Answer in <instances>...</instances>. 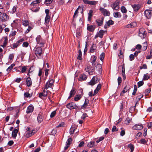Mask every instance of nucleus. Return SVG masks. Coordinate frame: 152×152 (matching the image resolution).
I'll use <instances>...</instances> for the list:
<instances>
[{"label": "nucleus", "instance_id": "f257e3e1", "mask_svg": "<svg viewBox=\"0 0 152 152\" xmlns=\"http://www.w3.org/2000/svg\"><path fill=\"white\" fill-rule=\"evenodd\" d=\"M26 130V131L25 133V136L27 138L29 137L32 135H34L35 133V132H33V131L31 130L30 128H27Z\"/></svg>", "mask_w": 152, "mask_h": 152}, {"label": "nucleus", "instance_id": "ddd939ff", "mask_svg": "<svg viewBox=\"0 0 152 152\" xmlns=\"http://www.w3.org/2000/svg\"><path fill=\"white\" fill-rule=\"evenodd\" d=\"M80 10V12L81 13H82L83 12V7L80 6H79L77 8V9H76V10L75 11V12L74 13L73 17L74 18H75V16L77 14L78 11V10Z\"/></svg>", "mask_w": 152, "mask_h": 152}, {"label": "nucleus", "instance_id": "39448f33", "mask_svg": "<svg viewBox=\"0 0 152 152\" xmlns=\"http://www.w3.org/2000/svg\"><path fill=\"white\" fill-rule=\"evenodd\" d=\"M66 107L70 110L74 109H76L78 108V107L76 105V104L74 102H71L68 104Z\"/></svg>", "mask_w": 152, "mask_h": 152}, {"label": "nucleus", "instance_id": "13d9d810", "mask_svg": "<svg viewBox=\"0 0 152 152\" xmlns=\"http://www.w3.org/2000/svg\"><path fill=\"white\" fill-rule=\"evenodd\" d=\"M119 53L118 55L119 57L120 58H122L123 57V53L122 52V51H121V50H119Z\"/></svg>", "mask_w": 152, "mask_h": 152}, {"label": "nucleus", "instance_id": "2f4dec72", "mask_svg": "<svg viewBox=\"0 0 152 152\" xmlns=\"http://www.w3.org/2000/svg\"><path fill=\"white\" fill-rule=\"evenodd\" d=\"M150 78V75L146 73L144 75L142 79L143 80H148Z\"/></svg>", "mask_w": 152, "mask_h": 152}, {"label": "nucleus", "instance_id": "cd10ccee", "mask_svg": "<svg viewBox=\"0 0 152 152\" xmlns=\"http://www.w3.org/2000/svg\"><path fill=\"white\" fill-rule=\"evenodd\" d=\"M18 132V130L17 129H14L12 132V137L13 138H15L16 137Z\"/></svg>", "mask_w": 152, "mask_h": 152}, {"label": "nucleus", "instance_id": "680f3d73", "mask_svg": "<svg viewBox=\"0 0 152 152\" xmlns=\"http://www.w3.org/2000/svg\"><path fill=\"white\" fill-rule=\"evenodd\" d=\"M38 3H37L36 1H33L30 4V6H31V7H32V6H36V5H37V4Z\"/></svg>", "mask_w": 152, "mask_h": 152}, {"label": "nucleus", "instance_id": "7c9ffc66", "mask_svg": "<svg viewBox=\"0 0 152 152\" xmlns=\"http://www.w3.org/2000/svg\"><path fill=\"white\" fill-rule=\"evenodd\" d=\"M76 129V127L75 126H72L70 129V132L71 134H73L74 133Z\"/></svg>", "mask_w": 152, "mask_h": 152}, {"label": "nucleus", "instance_id": "9d476101", "mask_svg": "<svg viewBox=\"0 0 152 152\" xmlns=\"http://www.w3.org/2000/svg\"><path fill=\"white\" fill-rule=\"evenodd\" d=\"M99 80L97 78L93 77L91 81L88 83V84L93 86L98 82Z\"/></svg>", "mask_w": 152, "mask_h": 152}, {"label": "nucleus", "instance_id": "09e8293b", "mask_svg": "<svg viewBox=\"0 0 152 152\" xmlns=\"http://www.w3.org/2000/svg\"><path fill=\"white\" fill-rule=\"evenodd\" d=\"M97 1H89V4L90 5H95L97 3Z\"/></svg>", "mask_w": 152, "mask_h": 152}, {"label": "nucleus", "instance_id": "8fccbe9b", "mask_svg": "<svg viewBox=\"0 0 152 152\" xmlns=\"http://www.w3.org/2000/svg\"><path fill=\"white\" fill-rule=\"evenodd\" d=\"M107 23L108 26H109L110 25H113L114 24V22L112 20H109Z\"/></svg>", "mask_w": 152, "mask_h": 152}, {"label": "nucleus", "instance_id": "774afa93", "mask_svg": "<svg viewBox=\"0 0 152 152\" xmlns=\"http://www.w3.org/2000/svg\"><path fill=\"white\" fill-rule=\"evenodd\" d=\"M84 145V142L83 141L81 142L78 145V147L80 148L83 146Z\"/></svg>", "mask_w": 152, "mask_h": 152}, {"label": "nucleus", "instance_id": "4be33fe9", "mask_svg": "<svg viewBox=\"0 0 152 152\" xmlns=\"http://www.w3.org/2000/svg\"><path fill=\"white\" fill-rule=\"evenodd\" d=\"M97 58V57L93 55L91 57V62L92 63V66H94L95 65V62Z\"/></svg>", "mask_w": 152, "mask_h": 152}, {"label": "nucleus", "instance_id": "3c124183", "mask_svg": "<svg viewBox=\"0 0 152 152\" xmlns=\"http://www.w3.org/2000/svg\"><path fill=\"white\" fill-rule=\"evenodd\" d=\"M134 54H131L129 56V60L130 61H132L134 60Z\"/></svg>", "mask_w": 152, "mask_h": 152}, {"label": "nucleus", "instance_id": "6e6d98bb", "mask_svg": "<svg viewBox=\"0 0 152 152\" xmlns=\"http://www.w3.org/2000/svg\"><path fill=\"white\" fill-rule=\"evenodd\" d=\"M144 82L143 81H140L137 83L138 87H140L143 85Z\"/></svg>", "mask_w": 152, "mask_h": 152}, {"label": "nucleus", "instance_id": "9b49d317", "mask_svg": "<svg viewBox=\"0 0 152 152\" xmlns=\"http://www.w3.org/2000/svg\"><path fill=\"white\" fill-rule=\"evenodd\" d=\"M45 89L44 88L42 92H41L39 94V98L41 99H43L44 97H45L47 96L48 94V92L49 91H46Z\"/></svg>", "mask_w": 152, "mask_h": 152}, {"label": "nucleus", "instance_id": "4c0bfd02", "mask_svg": "<svg viewBox=\"0 0 152 152\" xmlns=\"http://www.w3.org/2000/svg\"><path fill=\"white\" fill-rule=\"evenodd\" d=\"M14 55L13 53L10 54L9 55V59L10 61H12L14 58Z\"/></svg>", "mask_w": 152, "mask_h": 152}, {"label": "nucleus", "instance_id": "72a5a7b5", "mask_svg": "<svg viewBox=\"0 0 152 152\" xmlns=\"http://www.w3.org/2000/svg\"><path fill=\"white\" fill-rule=\"evenodd\" d=\"M131 120L132 119L131 118L129 117L127 118L125 121V124L126 125H128L130 123Z\"/></svg>", "mask_w": 152, "mask_h": 152}, {"label": "nucleus", "instance_id": "412c9836", "mask_svg": "<svg viewBox=\"0 0 152 152\" xmlns=\"http://www.w3.org/2000/svg\"><path fill=\"white\" fill-rule=\"evenodd\" d=\"M95 27V26L94 25L87 26V29L90 31L93 32L94 31Z\"/></svg>", "mask_w": 152, "mask_h": 152}, {"label": "nucleus", "instance_id": "20e7f679", "mask_svg": "<svg viewBox=\"0 0 152 152\" xmlns=\"http://www.w3.org/2000/svg\"><path fill=\"white\" fill-rule=\"evenodd\" d=\"M36 39L37 44H39V45L41 47L43 46L45 42L42 39L40 35H38Z\"/></svg>", "mask_w": 152, "mask_h": 152}, {"label": "nucleus", "instance_id": "2eb2a0df", "mask_svg": "<svg viewBox=\"0 0 152 152\" xmlns=\"http://www.w3.org/2000/svg\"><path fill=\"white\" fill-rule=\"evenodd\" d=\"M44 117L43 114L42 113L39 114L37 117V120L39 123H41L42 122Z\"/></svg>", "mask_w": 152, "mask_h": 152}, {"label": "nucleus", "instance_id": "864d4df0", "mask_svg": "<svg viewBox=\"0 0 152 152\" xmlns=\"http://www.w3.org/2000/svg\"><path fill=\"white\" fill-rule=\"evenodd\" d=\"M139 35L142 38H144L145 37V33H139Z\"/></svg>", "mask_w": 152, "mask_h": 152}, {"label": "nucleus", "instance_id": "bf43d9fd", "mask_svg": "<svg viewBox=\"0 0 152 152\" xmlns=\"http://www.w3.org/2000/svg\"><path fill=\"white\" fill-rule=\"evenodd\" d=\"M104 139V137L103 136H102L99 138L98 140L96 141V142L98 143L101 141L102 140Z\"/></svg>", "mask_w": 152, "mask_h": 152}, {"label": "nucleus", "instance_id": "69168bd1", "mask_svg": "<svg viewBox=\"0 0 152 152\" xmlns=\"http://www.w3.org/2000/svg\"><path fill=\"white\" fill-rule=\"evenodd\" d=\"M64 124V123L63 122H61L58 125L56 126V128H58L60 127H63Z\"/></svg>", "mask_w": 152, "mask_h": 152}, {"label": "nucleus", "instance_id": "4468645a", "mask_svg": "<svg viewBox=\"0 0 152 152\" xmlns=\"http://www.w3.org/2000/svg\"><path fill=\"white\" fill-rule=\"evenodd\" d=\"M143 126L142 124H136L133 127V129L135 130H140L142 129Z\"/></svg>", "mask_w": 152, "mask_h": 152}, {"label": "nucleus", "instance_id": "423d86ee", "mask_svg": "<svg viewBox=\"0 0 152 152\" xmlns=\"http://www.w3.org/2000/svg\"><path fill=\"white\" fill-rule=\"evenodd\" d=\"M54 80L53 79L49 80L45 86V89H47L51 87L53 85Z\"/></svg>", "mask_w": 152, "mask_h": 152}, {"label": "nucleus", "instance_id": "393cba45", "mask_svg": "<svg viewBox=\"0 0 152 152\" xmlns=\"http://www.w3.org/2000/svg\"><path fill=\"white\" fill-rule=\"evenodd\" d=\"M87 78V77L86 75L85 74H82L79 76L78 80L80 81H81L83 80H86Z\"/></svg>", "mask_w": 152, "mask_h": 152}, {"label": "nucleus", "instance_id": "f8f14e48", "mask_svg": "<svg viewBox=\"0 0 152 152\" xmlns=\"http://www.w3.org/2000/svg\"><path fill=\"white\" fill-rule=\"evenodd\" d=\"M104 18L102 17L96 20V21L99 26H101L103 24Z\"/></svg>", "mask_w": 152, "mask_h": 152}, {"label": "nucleus", "instance_id": "4d7b16f0", "mask_svg": "<svg viewBox=\"0 0 152 152\" xmlns=\"http://www.w3.org/2000/svg\"><path fill=\"white\" fill-rule=\"evenodd\" d=\"M53 0H45V3L46 5H48L51 4Z\"/></svg>", "mask_w": 152, "mask_h": 152}, {"label": "nucleus", "instance_id": "37998d69", "mask_svg": "<svg viewBox=\"0 0 152 152\" xmlns=\"http://www.w3.org/2000/svg\"><path fill=\"white\" fill-rule=\"evenodd\" d=\"M128 147L130 149L131 152H133L134 150V146L132 144H129L128 145Z\"/></svg>", "mask_w": 152, "mask_h": 152}, {"label": "nucleus", "instance_id": "5701e85b", "mask_svg": "<svg viewBox=\"0 0 152 152\" xmlns=\"http://www.w3.org/2000/svg\"><path fill=\"white\" fill-rule=\"evenodd\" d=\"M132 7L133 8L134 10L135 11L137 12L140 9V5L139 4H134L132 5Z\"/></svg>", "mask_w": 152, "mask_h": 152}, {"label": "nucleus", "instance_id": "7ed1b4c3", "mask_svg": "<svg viewBox=\"0 0 152 152\" xmlns=\"http://www.w3.org/2000/svg\"><path fill=\"white\" fill-rule=\"evenodd\" d=\"M99 10L101 13L105 16H109L110 15V12L107 10L102 7H100Z\"/></svg>", "mask_w": 152, "mask_h": 152}, {"label": "nucleus", "instance_id": "c03bdc74", "mask_svg": "<svg viewBox=\"0 0 152 152\" xmlns=\"http://www.w3.org/2000/svg\"><path fill=\"white\" fill-rule=\"evenodd\" d=\"M79 55L77 57V59L81 60L82 59L81 56H82V53L80 50L78 51Z\"/></svg>", "mask_w": 152, "mask_h": 152}, {"label": "nucleus", "instance_id": "0eeeda50", "mask_svg": "<svg viewBox=\"0 0 152 152\" xmlns=\"http://www.w3.org/2000/svg\"><path fill=\"white\" fill-rule=\"evenodd\" d=\"M1 18L2 21L5 22L8 20L9 17L6 13H1Z\"/></svg>", "mask_w": 152, "mask_h": 152}, {"label": "nucleus", "instance_id": "1a4fd4ad", "mask_svg": "<svg viewBox=\"0 0 152 152\" xmlns=\"http://www.w3.org/2000/svg\"><path fill=\"white\" fill-rule=\"evenodd\" d=\"M1 41L3 42V45H1V46L3 48H5L7 45L8 44V38L7 37H3V39H1Z\"/></svg>", "mask_w": 152, "mask_h": 152}, {"label": "nucleus", "instance_id": "ea45409f", "mask_svg": "<svg viewBox=\"0 0 152 152\" xmlns=\"http://www.w3.org/2000/svg\"><path fill=\"white\" fill-rule=\"evenodd\" d=\"M143 47L142 50L144 51L147 48V42H145L142 44Z\"/></svg>", "mask_w": 152, "mask_h": 152}, {"label": "nucleus", "instance_id": "58836bf2", "mask_svg": "<svg viewBox=\"0 0 152 152\" xmlns=\"http://www.w3.org/2000/svg\"><path fill=\"white\" fill-rule=\"evenodd\" d=\"M121 11L123 13H126L127 12V10L124 6H122L121 7Z\"/></svg>", "mask_w": 152, "mask_h": 152}, {"label": "nucleus", "instance_id": "603ef678", "mask_svg": "<svg viewBox=\"0 0 152 152\" xmlns=\"http://www.w3.org/2000/svg\"><path fill=\"white\" fill-rule=\"evenodd\" d=\"M50 17L48 15H46V16L45 18V22L46 23L47 22L48 23L49 22V19H50Z\"/></svg>", "mask_w": 152, "mask_h": 152}, {"label": "nucleus", "instance_id": "c9c22d12", "mask_svg": "<svg viewBox=\"0 0 152 152\" xmlns=\"http://www.w3.org/2000/svg\"><path fill=\"white\" fill-rule=\"evenodd\" d=\"M15 65L14 64H12L10 66H9L7 69L6 71L7 72H10L14 66Z\"/></svg>", "mask_w": 152, "mask_h": 152}, {"label": "nucleus", "instance_id": "aec40b11", "mask_svg": "<svg viewBox=\"0 0 152 152\" xmlns=\"http://www.w3.org/2000/svg\"><path fill=\"white\" fill-rule=\"evenodd\" d=\"M119 3L118 1H115L113 4L112 8L115 10H117L119 8Z\"/></svg>", "mask_w": 152, "mask_h": 152}, {"label": "nucleus", "instance_id": "052dcab7", "mask_svg": "<svg viewBox=\"0 0 152 152\" xmlns=\"http://www.w3.org/2000/svg\"><path fill=\"white\" fill-rule=\"evenodd\" d=\"M56 111L54 110L52 112L50 115V117L51 118L53 117L56 114Z\"/></svg>", "mask_w": 152, "mask_h": 152}, {"label": "nucleus", "instance_id": "bb28decb", "mask_svg": "<svg viewBox=\"0 0 152 152\" xmlns=\"http://www.w3.org/2000/svg\"><path fill=\"white\" fill-rule=\"evenodd\" d=\"M89 102V100L88 99H85L84 103L82 105V108H84L86 107L88 105Z\"/></svg>", "mask_w": 152, "mask_h": 152}, {"label": "nucleus", "instance_id": "f03ea898", "mask_svg": "<svg viewBox=\"0 0 152 152\" xmlns=\"http://www.w3.org/2000/svg\"><path fill=\"white\" fill-rule=\"evenodd\" d=\"M41 46L36 48H35V53L37 57L41 56L42 54V50Z\"/></svg>", "mask_w": 152, "mask_h": 152}, {"label": "nucleus", "instance_id": "e433bc0d", "mask_svg": "<svg viewBox=\"0 0 152 152\" xmlns=\"http://www.w3.org/2000/svg\"><path fill=\"white\" fill-rule=\"evenodd\" d=\"M95 142L94 141H91L89 142L87 146L88 147L91 148L93 147L94 145Z\"/></svg>", "mask_w": 152, "mask_h": 152}, {"label": "nucleus", "instance_id": "6e6552de", "mask_svg": "<svg viewBox=\"0 0 152 152\" xmlns=\"http://www.w3.org/2000/svg\"><path fill=\"white\" fill-rule=\"evenodd\" d=\"M145 15L147 18L150 19L152 16V12L149 10H146L144 11Z\"/></svg>", "mask_w": 152, "mask_h": 152}, {"label": "nucleus", "instance_id": "6ab92c4d", "mask_svg": "<svg viewBox=\"0 0 152 152\" xmlns=\"http://www.w3.org/2000/svg\"><path fill=\"white\" fill-rule=\"evenodd\" d=\"M76 90L74 88H72L70 92V95L68 97V99H70L71 97L74 96L76 92Z\"/></svg>", "mask_w": 152, "mask_h": 152}, {"label": "nucleus", "instance_id": "c85d7f7f", "mask_svg": "<svg viewBox=\"0 0 152 152\" xmlns=\"http://www.w3.org/2000/svg\"><path fill=\"white\" fill-rule=\"evenodd\" d=\"M102 66L100 64H98L96 66V69L98 71L99 73L102 72Z\"/></svg>", "mask_w": 152, "mask_h": 152}, {"label": "nucleus", "instance_id": "de8ad7c7", "mask_svg": "<svg viewBox=\"0 0 152 152\" xmlns=\"http://www.w3.org/2000/svg\"><path fill=\"white\" fill-rule=\"evenodd\" d=\"M27 69V68L26 66H23L22 67V69H21V72L23 73H25V71H26Z\"/></svg>", "mask_w": 152, "mask_h": 152}, {"label": "nucleus", "instance_id": "a19ab883", "mask_svg": "<svg viewBox=\"0 0 152 152\" xmlns=\"http://www.w3.org/2000/svg\"><path fill=\"white\" fill-rule=\"evenodd\" d=\"M105 54L104 53H102L99 56V58L100 60L103 61L104 57Z\"/></svg>", "mask_w": 152, "mask_h": 152}, {"label": "nucleus", "instance_id": "5fc2aeb1", "mask_svg": "<svg viewBox=\"0 0 152 152\" xmlns=\"http://www.w3.org/2000/svg\"><path fill=\"white\" fill-rule=\"evenodd\" d=\"M72 139L71 138H69L68 139L66 142V144H69V145H70L71 142L72 141Z\"/></svg>", "mask_w": 152, "mask_h": 152}, {"label": "nucleus", "instance_id": "dca6fc26", "mask_svg": "<svg viewBox=\"0 0 152 152\" xmlns=\"http://www.w3.org/2000/svg\"><path fill=\"white\" fill-rule=\"evenodd\" d=\"M130 88V86L129 85H126L124 88L123 90L120 94L121 96H123V94L126 92Z\"/></svg>", "mask_w": 152, "mask_h": 152}, {"label": "nucleus", "instance_id": "49530a36", "mask_svg": "<svg viewBox=\"0 0 152 152\" xmlns=\"http://www.w3.org/2000/svg\"><path fill=\"white\" fill-rule=\"evenodd\" d=\"M20 45L16 42L15 43H14L13 45V47L12 48V49H14L18 47Z\"/></svg>", "mask_w": 152, "mask_h": 152}, {"label": "nucleus", "instance_id": "a878e982", "mask_svg": "<svg viewBox=\"0 0 152 152\" xmlns=\"http://www.w3.org/2000/svg\"><path fill=\"white\" fill-rule=\"evenodd\" d=\"M83 93H81L80 94L76 95L75 97L74 100L75 101H78L82 97Z\"/></svg>", "mask_w": 152, "mask_h": 152}, {"label": "nucleus", "instance_id": "0e129e2a", "mask_svg": "<svg viewBox=\"0 0 152 152\" xmlns=\"http://www.w3.org/2000/svg\"><path fill=\"white\" fill-rule=\"evenodd\" d=\"M140 142L141 143L144 144H145L147 142V141L144 139H141Z\"/></svg>", "mask_w": 152, "mask_h": 152}, {"label": "nucleus", "instance_id": "f704fd0d", "mask_svg": "<svg viewBox=\"0 0 152 152\" xmlns=\"http://www.w3.org/2000/svg\"><path fill=\"white\" fill-rule=\"evenodd\" d=\"M104 31L102 30H100L98 34V36L100 38H102L104 34Z\"/></svg>", "mask_w": 152, "mask_h": 152}, {"label": "nucleus", "instance_id": "338daca9", "mask_svg": "<svg viewBox=\"0 0 152 152\" xmlns=\"http://www.w3.org/2000/svg\"><path fill=\"white\" fill-rule=\"evenodd\" d=\"M32 27L31 26H28V29L26 30L25 32V33L26 34L29 32L31 29Z\"/></svg>", "mask_w": 152, "mask_h": 152}, {"label": "nucleus", "instance_id": "79ce46f5", "mask_svg": "<svg viewBox=\"0 0 152 152\" xmlns=\"http://www.w3.org/2000/svg\"><path fill=\"white\" fill-rule=\"evenodd\" d=\"M16 6H14L11 11L10 12V13L12 14L15 13L16 11Z\"/></svg>", "mask_w": 152, "mask_h": 152}, {"label": "nucleus", "instance_id": "b1692460", "mask_svg": "<svg viewBox=\"0 0 152 152\" xmlns=\"http://www.w3.org/2000/svg\"><path fill=\"white\" fill-rule=\"evenodd\" d=\"M26 83L28 87L32 85V81L30 77H27L26 79Z\"/></svg>", "mask_w": 152, "mask_h": 152}, {"label": "nucleus", "instance_id": "a18cd8bd", "mask_svg": "<svg viewBox=\"0 0 152 152\" xmlns=\"http://www.w3.org/2000/svg\"><path fill=\"white\" fill-rule=\"evenodd\" d=\"M134 88L133 91V92L132 93V94L133 95H135V94L137 90V86L136 85H134Z\"/></svg>", "mask_w": 152, "mask_h": 152}, {"label": "nucleus", "instance_id": "a211bd4d", "mask_svg": "<svg viewBox=\"0 0 152 152\" xmlns=\"http://www.w3.org/2000/svg\"><path fill=\"white\" fill-rule=\"evenodd\" d=\"M34 107L32 105H30L27 107L26 113L28 114L32 113L34 110Z\"/></svg>", "mask_w": 152, "mask_h": 152}, {"label": "nucleus", "instance_id": "c756f323", "mask_svg": "<svg viewBox=\"0 0 152 152\" xmlns=\"http://www.w3.org/2000/svg\"><path fill=\"white\" fill-rule=\"evenodd\" d=\"M114 17L115 18H120L121 16V13L119 12H114L113 13Z\"/></svg>", "mask_w": 152, "mask_h": 152}, {"label": "nucleus", "instance_id": "e2e57ef3", "mask_svg": "<svg viewBox=\"0 0 152 152\" xmlns=\"http://www.w3.org/2000/svg\"><path fill=\"white\" fill-rule=\"evenodd\" d=\"M139 33H145V31L144 28H141L139 30Z\"/></svg>", "mask_w": 152, "mask_h": 152}, {"label": "nucleus", "instance_id": "473e14b6", "mask_svg": "<svg viewBox=\"0 0 152 152\" xmlns=\"http://www.w3.org/2000/svg\"><path fill=\"white\" fill-rule=\"evenodd\" d=\"M22 24L25 26H27L29 25V22L27 20H23Z\"/></svg>", "mask_w": 152, "mask_h": 152}, {"label": "nucleus", "instance_id": "f3484780", "mask_svg": "<svg viewBox=\"0 0 152 152\" xmlns=\"http://www.w3.org/2000/svg\"><path fill=\"white\" fill-rule=\"evenodd\" d=\"M137 25V23L135 22H133L129 24H128L126 25L125 27L130 28H133L135 27Z\"/></svg>", "mask_w": 152, "mask_h": 152}]
</instances>
